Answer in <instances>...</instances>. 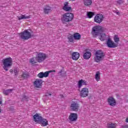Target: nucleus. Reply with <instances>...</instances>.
<instances>
[{"instance_id": "1", "label": "nucleus", "mask_w": 128, "mask_h": 128, "mask_svg": "<svg viewBox=\"0 0 128 128\" xmlns=\"http://www.w3.org/2000/svg\"><path fill=\"white\" fill-rule=\"evenodd\" d=\"M34 120L36 122H38L41 126H48V120L46 118H42L40 114H36L34 116Z\"/></svg>"}, {"instance_id": "2", "label": "nucleus", "mask_w": 128, "mask_h": 128, "mask_svg": "<svg viewBox=\"0 0 128 128\" xmlns=\"http://www.w3.org/2000/svg\"><path fill=\"white\" fill-rule=\"evenodd\" d=\"M2 65H3V68L6 72L8 70V68H12V58H4L2 60Z\"/></svg>"}, {"instance_id": "3", "label": "nucleus", "mask_w": 128, "mask_h": 128, "mask_svg": "<svg viewBox=\"0 0 128 128\" xmlns=\"http://www.w3.org/2000/svg\"><path fill=\"white\" fill-rule=\"evenodd\" d=\"M102 32H104V28L102 26L99 25L96 26L92 27L91 34L93 38H96Z\"/></svg>"}, {"instance_id": "4", "label": "nucleus", "mask_w": 128, "mask_h": 128, "mask_svg": "<svg viewBox=\"0 0 128 128\" xmlns=\"http://www.w3.org/2000/svg\"><path fill=\"white\" fill-rule=\"evenodd\" d=\"M36 54L37 62L40 64L44 62V60L48 58V54L42 52H36Z\"/></svg>"}, {"instance_id": "5", "label": "nucleus", "mask_w": 128, "mask_h": 128, "mask_svg": "<svg viewBox=\"0 0 128 128\" xmlns=\"http://www.w3.org/2000/svg\"><path fill=\"white\" fill-rule=\"evenodd\" d=\"M32 32H30L28 30H26L24 32L19 34L20 38L24 40H28L32 38Z\"/></svg>"}, {"instance_id": "6", "label": "nucleus", "mask_w": 128, "mask_h": 128, "mask_svg": "<svg viewBox=\"0 0 128 128\" xmlns=\"http://www.w3.org/2000/svg\"><path fill=\"white\" fill-rule=\"evenodd\" d=\"M74 14L70 12L65 13L63 14L62 20V22H68L74 20Z\"/></svg>"}, {"instance_id": "7", "label": "nucleus", "mask_w": 128, "mask_h": 128, "mask_svg": "<svg viewBox=\"0 0 128 128\" xmlns=\"http://www.w3.org/2000/svg\"><path fill=\"white\" fill-rule=\"evenodd\" d=\"M104 58V52L102 50H97L95 53L94 62H100Z\"/></svg>"}, {"instance_id": "8", "label": "nucleus", "mask_w": 128, "mask_h": 128, "mask_svg": "<svg viewBox=\"0 0 128 128\" xmlns=\"http://www.w3.org/2000/svg\"><path fill=\"white\" fill-rule=\"evenodd\" d=\"M104 15L102 14H97L94 17V22H96V24H102L104 21Z\"/></svg>"}, {"instance_id": "9", "label": "nucleus", "mask_w": 128, "mask_h": 128, "mask_svg": "<svg viewBox=\"0 0 128 128\" xmlns=\"http://www.w3.org/2000/svg\"><path fill=\"white\" fill-rule=\"evenodd\" d=\"M70 108L72 112H78L80 108V104L77 102H72L70 104Z\"/></svg>"}, {"instance_id": "10", "label": "nucleus", "mask_w": 128, "mask_h": 128, "mask_svg": "<svg viewBox=\"0 0 128 128\" xmlns=\"http://www.w3.org/2000/svg\"><path fill=\"white\" fill-rule=\"evenodd\" d=\"M106 46L110 48H118V44L114 43V42L110 38H108L106 42Z\"/></svg>"}, {"instance_id": "11", "label": "nucleus", "mask_w": 128, "mask_h": 128, "mask_svg": "<svg viewBox=\"0 0 128 128\" xmlns=\"http://www.w3.org/2000/svg\"><path fill=\"white\" fill-rule=\"evenodd\" d=\"M88 88H82L80 92V96L81 98H86L88 96Z\"/></svg>"}, {"instance_id": "12", "label": "nucleus", "mask_w": 128, "mask_h": 128, "mask_svg": "<svg viewBox=\"0 0 128 128\" xmlns=\"http://www.w3.org/2000/svg\"><path fill=\"white\" fill-rule=\"evenodd\" d=\"M34 86L36 88H42V80L36 79L34 82Z\"/></svg>"}, {"instance_id": "13", "label": "nucleus", "mask_w": 128, "mask_h": 128, "mask_svg": "<svg viewBox=\"0 0 128 128\" xmlns=\"http://www.w3.org/2000/svg\"><path fill=\"white\" fill-rule=\"evenodd\" d=\"M108 104L110 106H115L116 104V99L112 96H110L107 100Z\"/></svg>"}, {"instance_id": "14", "label": "nucleus", "mask_w": 128, "mask_h": 128, "mask_svg": "<svg viewBox=\"0 0 128 128\" xmlns=\"http://www.w3.org/2000/svg\"><path fill=\"white\" fill-rule=\"evenodd\" d=\"M68 120L70 122H76L78 120V114L76 113H70Z\"/></svg>"}, {"instance_id": "15", "label": "nucleus", "mask_w": 128, "mask_h": 128, "mask_svg": "<svg viewBox=\"0 0 128 128\" xmlns=\"http://www.w3.org/2000/svg\"><path fill=\"white\" fill-rule=\"evenodd\" d=\"M80 52H73L72 54V58L73 60H78L80 58Z\"/></svg>"}, {"instance_id": "16", "label": "nucleus", "mask_w": 128, "mask_h": 128, "mask_svg": "<svg viewBox=\"0 0 128 128\" xmlns=\"http://www.w3.org/2000/svg\"><path fill=\"white\" fill-rule=\"evenodd\" d=\"M52 10V7L50 5H46L44 8V12L45 14H48Z\"/></svg>"}, {"instance_id": "17", "label": "nucleus", "mask_w": 128, "mask_h": 128, "mask_svg": "<svg viewBox=\"0 0 128 128\" xmlns=\"http://www.w3.org/2000/svg\"><path fill=\"white\" fill-rule=\"evenodd\" d=\"M62 10H64L65 12H70V10H72V7L68 6V2H66L64 3Z\"/></svg>"}, {"instance_id": "18", "label": "nucleus", "mask_w": 128, "mask_h": 128, "mask_svg": "<svg viewBox=\"0 0 128 128\" xmlns=\"http://www.w3.org/2000/svg\"><path fill=\"white\" fill-rule=\"evenodd\" d=\"M92 56V52H90L86 51L83 54L84 60H90Z\"/></svg>"}, {"instance_id": "19", "label": "nucleus", "mask_w": 128, "mask_h": 128, "mask_svg": "<svg viewBox=\"0 0 128 128\" xmlns=\"http://www.w3.org/2000/svg\"><path fill=\"white\" fill-rule=\"evenodd\" d=\"M29 62L32 66H34L36 64H38V59H36V56L32 57L29 60Z\"/></svg>"}, {"instance_id": "20", "label": "nucleus", "mask_w": 128, "mask_h": 128, "mask_svg": "<svg viewBox=\"0 0 128 128\" xmlns=\"http://www.w3.org/2000/svg\"><path fill=\"white\" fill-rule=\"evenodd\" d=\"M84 4L85 6H90L92 4V0H84Z\"/></svg>"}, {"instance_id": "21", "label": "nucleus", "mask_w": 128, "mask_h": 128, "mask_svg": "<svg viewBox=\"0 0 128 128\" xmlns=\"http://www.w3.org/2000/svg\"><path fill=\"white\" fill-rule=\"evenodd\" d=\"M99 39L100 40H102V42H104V40H106V35L104 33H101L99 34Z\"/></svg>"}, {"instance_id": "22", "label": "nucleus", "mask_w": 128, "mask_h": 128, "mask_svg": "<svg viewBox=\"0 0 128 128\" xmlns=\"http://www.w3.org/2000/svg\"><path fill=\"white\" fill-rule=\"evenodd\" d=\"M18 20H26V18H30V16H26V14H21L20 16H17Z\"/></svg>"}, {"instance_id": "23", "label": "nucleus", "mask_w": 128, "mask_h": 128, "mask_svg": "<svg viewBox=\"0 0 128 128\" xmlns=\"http://www.w3.org/2000/svg\"><path fill=\"white\" fill-rule=\"evenodd\" d=\"M73 36L74 38V40H80L82 38V36H80V34L78 32L74 33L73 34Z\"/></svg>"}, {"instance_id": "24", "label": "nucleus", "mask_w": 128, "mask_h": 128, "mask_svg": "<svg viewBox=\"0 0 128 128\" xmlns=\"http://www.w3.org/2000/svg\"><path fill=\"white\" fill-rule=\"evenodd\" d=\"M50 72H56V70H50L49 71H46L44 72H43V76L44 78H48L50 76Z\"/></svg>"}, {"instance_id": "25", "label": "nucleus", "mask_w": 128, "mask_h": 128, "mask_svg": "<svg viewBox=\"0 0 128 128\" xmlns=\"http://www.w3.org/2000/svg\"><path fill=\"white\" fill-rule=\"evenodd\" d=\"M68 40L69 42H74V35L72 34H69L68 36Z\"/></svg>"}, {"instance_id": "26", "label": "nucleus", "mask_w": 128, "mask_h": 128, "mask_svg": "<svg viewBox=\"0 0 128 128\" xmlns=\"http://www.w3.org/2000/svg\"><path fill=\"white\" fill-rule=\"evenodd\" d=\"M95 80L96 82H100V72H96V74L95 75Z\"/></svg>"}, {"instance_id": "27", "label": "nucleus", "mask_w": 128, "mask_h": 128, "mask_svg": "<svg viewBox=\"0 0 128 128\" xmlns=\"http://www.w3.org/2000/svg\"><path fill=\"white\" fill-rule=\"evenodd\" d=\"M12 90H14V89H8L7 90H4L3 91V94H4V96H8L10 94H12Z\"/></svg>"}, {"instance_id": "28", "label": "nucleus", "mask_w": 128, "mask_h": 128, "mask_svg": "<svg viewBox=\"0 0 128 128\" xmlns=\"http://www.w3.org/2000/svg\"><path fill=\"white\" fill-rule=\"evenodd\" d=\"M107 128H116V123H108L107 124Z\"/></svg>"}, {"instance_id": "29", "label": "nucleus", "mask_w": 128, "mask_h": 128, "mask_svg": "<svg viewBox=\"0 0 128 128\" xmlns=\"http://www.w3.org/2000/svg\"><path fill=\"white\" fill-rule=\"evenodd\" d=\"M94 16V12H87V16L88 18H92Z\"/></svg>"}, {"instance_id": "30", "label": "nucleus", "mask_w": 128, "mask_h": 128, "mask_svg": "<svg viewBox=\"0 0 128 128\" xmlns=\"http://www.w3.org/2000/svg\"><path fill=\"white\" fill-rule=\"evenodd\" d=\"M114 42H116L118 44V42H120V38H118V36L115 35L114 36Z\"/></svg>"}, {"instance_id": "31", "label": "nucleus", "mask_w": 128, "mask_h": 128, "mask_svg": "<svg viewBox=\"0 0 128 128\" xmlns=\"http://www.w3.org/2000/svg\"><path fill=\"white\" fill-rule=\"evenodd\" d=\"M84 80H80L78 81V87L79 88H80L82 86Z\"/></svg>"}, {"instance_id": "32", "label": "nucleus", "mask_w": 128, "mask_h": 128, "mask_svg": "<svg viewBox=\"0 0 128 128\" xmlns=\"http://www.w3.org/2000/svg\"><path fill=\"white\" fill-rule=\"evenodd\" d=\"M38 77L40 78H44V72H40L38 74Z\"/></svg>"}, {"instance_id": "33", "label": "nucleus", "mask_w": 128, "mask_h": 128, "mask_svg": "<svg viewBox=\"0 0 128 128\" xmlns=\"http://www.w3.org/2000/svg\"><path fill=\"white\" fill-rule=\"evenodd\" d=\"M22 78H26L28 76V74L26 73H23L22 75Z\"/></svg>"}, {"instance_id": "34", "label": "nucleus", "mask_w": 128, "mask_h": 128, "mask_svg": "<svg viewBox=\"0 0 128 128\" xmlns=\"http://www.w3.org/2000/svg\"><path fill=\"white\" fill-rule=\"evenodd\" d=\"M116 2L118 4H122L124 2V1H122V0H117Z\"/></svg>"}, {"instance_id": "35", "label": "nucleus", "mask_w": 128, "mask_h": 128, "mask_svg": "<svg viewBox=\"0 0 128 128\" xmlns=\"http://www.w3.org/2000/svg\"><path fill=\"white\" fill-rule=\"evenodd\" d=\"M22 100H26V102H28V97L26 96H24Z\"/></svg>"}, {"instance_id": "36", "label": "nucleus", "mask_w": 128, "mask_h": 128, "mask_svg": "<svg viewBox=\"0 0 128 128\" xmlns=\"http://www.w3.org/2000/svg\"><path fill=\"white\" fill-rule=\"evenodd\" d=\"M14 72L15 76H18V71L16 69H14Z\"/></svg>"}, {"instance_id": "37", "label": "nucleus", "mask_w": 128, "mask_h": 128, "mask_svg": "<svg viewBox=\"0 0 128 128\" xmlns=\"http://www.w3.org/2000/svg\"><path fill=\"white\" fill-rule=\"evenodd\" d=\"M116 14H118V16H120V12H116Z\"/></svg>"}, {"instance_id": "38", "label": "nucleus", "mask_w": 128, "mask_h": 128, "mask_svg": "<svg viewBox=\"0 0 128 128\" xmlns=\"http://www.w3.org/2000/svg\"><path fill=\"white\" fill-rule=\"evenodd\" d=\"M83 84H84V86H86V82L84 80Z\"/></svg>"}, {"instance_id": "39", "label": "nucleus", "mask_w": 128, "mask_h": 128, "mask_svg": "<svg viewBox=\"0 0 128 128\" xmlns=\"http://www.w3.org/2000/svg\"><path fill=\"white\" fill-rule=\"evenodd\" d=\"M2 104V100L0 98V104Z\"/></svg>"}, {"instance_id": "40", "label": "nucleus", "mask_w": 128, "mask_h": 128, "mask_svg": "<svg viewBox=\"0 0 128 128\" xmlns=\"http://www.w3.org/2000/svg\"><path fill=\"white\" fill-rule=\"evenodd\" d=\"M10 72H14V70H12V69L10 70Z\"/></svg>"}, {"instance_id": "41", "label": "nucleus", "mask_w": 128, "mask_h": 128, "mask_svg": "<svg viewBox=\"0 0 128 128\" xmlns=\"http://www.w3.org/2000/svg\"><path fill=\"white\" fill-rule=\"evenodd\" d=\"M126 122H128V117L126 118Z\"/></svg>"}, {"instance_id": "42", "label": "nucleus", "mask_w": 128, "mask_h": 128, "mask_svg": "<svg viewBox=\"0 0 128 128\" xmlns=\"http://www.w3.org/2000/svg\"><path fill=\"white\" fill-rule=\"evenodd\" d=\"M124 128H128V126H126L124 127Z\"/></svg>"}, {"instance_id": "43", "label": "nucleus", "mask_w": 128, "mask_h": 128, "mask_svg": "<svg viewBox=\"0 0 128 128\" xmlns=\"http://www.w3.org/2000/svg\"><path fill=\"white\" fill-rule=\"evenodd\" d=\"M62 70H60V74H62Z\"/></svg>"}, {"instance_id": "44", "label": "nucleus", "mask_w": 128, "mask_h": 128, "mask_svg": "<svg viewBox=\"0 0 128 128\" xmlns=\"http://www.w3.org/2000/svg\"><path fill=\"white\" fill-rule=\"evenodd\" d=\"M61 97H62V98H64V95H62V96H61Z\"/></svg>"}, {"instance_id": "45", "label": "nucleus", "mask_w": 128, "mask_h": 128, "mask_svg": "<svg viewBox=\"0 0 128 128\" xmlns=\"http://www.w3.org/2000/svg\"><path fill=\"white\" fill-rule=\"evenodd\" d=\"M2 112V110H0V114Z\"/></svg>"}, {"instance_id": "46", "label": "nucleus", "mask_w": 128, "mask_h": 128, "mask_svg": "<svg viewBox=\"0 0 128 128\" xmlns=\"http://www.w3.org/2000/svg\"><path fill=\"white\" fill-rule=\"evenodd\" d=\"M48 96H52V94H48Z\"/></svg>"}]
</instances>
